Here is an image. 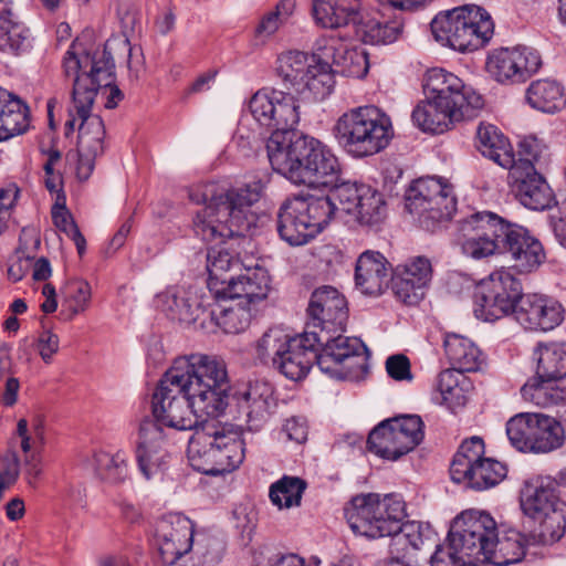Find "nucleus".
<instances>
[{"mask_svg": "<svg viewBox=\"0 0 566 566\" xmlns=\"http://www.w3.org/2000/svg\"><path fill=\"white\" fill-rule=\"evenodd\" d=\"M226 365L213 356L193 354L175 359L155 389L151 410L159 426L200 429V417H219L229 403Z\"/></svg>", "mask_w": 566, "mask_h": 566, "instance_id": "nucleus-1", "label": "nucleus"}, {"mask_svg": "<svg viewBox=\"0 0 566 566\" xmlns=\"http://www.w3.org/2000/svg\"><path fill=\"white\" fill-rule=\"evenodd\" d=\"M277 74L283 90L264 87L248 101V111L255 123L271 132L298 133L301 102L322 101L335 87V75L328 62L315 54L289 51L277 59Z\"/></svg>", "mask_w": 566, "mask_h": 566, "instance_id": "nucleus-2", "label": "nucleus"}, {"mask_svg": "<svg viewBox=\"0 0 566 566\" xmlns=\"http://www.w3.org/2000/svg\"><path fill=\"white\" fill-rule=\"evenodd\" d=\"M263 190L260 179L230 189L216 184L197 188L190 198L203 208L196 214L195 232L208 242L244 235L255 222L251 207L260 200Z\"/></svg>", "mask_w": 566, "mask_h": 566, "instance_id": "nucleus-3", "label": "nucleus"}, {"mask_svg": "<svg viewBox=\"0 0 566 566\" xmlns=\"http://www.w3.org/2000/svg\"><path fill=\"white\" fill-rule=\"evenodd\" d=\"M426 98L413 109V124L426 133L442 134L457 123L471 119L483 107V97L461 78L443 69L427 71Z\"/></svg>", "mask_w": 566, "mask_h": 566, "instance_id": "nucleus-4", "label": "nucleus"}, {"mask_svg": "<svg viewBox=\"0 0 566 566\" xmlns=\"http://www.w3.org/2000/svg\"><path fill=\"white\" fill-rule=\"evenodd\" d=\"M128 39L115 36L108 39L103 49L95 48L84 39H75L62 59V69L66 77L72 78L71 103L88 104L95 101L98 88L108 86L114 74V55L130 53Z\"/></svg>", "mask_w": 566, "mask_h": 566, "instance_id": "nucleus-5", "label": "nucleus"}, {"mask_svg": "<svg viewBox=\"0 0 566 566\" xmlns=\"http://www.w3.org/2000/svg\"><path fill=\"white\" fill-rule=\"evenodd\" d=\"M338 145L354 158L382 151L394 137L390 117L374 105L358 106L342 114L333 127Z\"/></svg>", "mask_w": 566, "mask_h": 566, "instance_id": "nucleus-6", "label": "nucleus"}, {"mask_svg": "<svg viewBox=\"0 0 566 566\" xmlns=\"http://www.w3.org/2000/svg\"><path fill=\"white\" fill-rule=\"evenodd\" d=\"M187 454L195 470L219 475L233 471L243 462L244 443L238 431L210 421L193 432Z\"/></svg>", "mask_w": 566, "mask_h": 566, "instance_id": "nucleus-7", "label": "nucleus"}, {"mask_svg": "<svg viewBox=\"0 0 566 566\" xmlns=\"http://www.w3.org/2000/svg\"><path fill=\"white\" fill-rule=\"evenodd\" d=\"M434 40L464 53L484 48L494 34V21L482 7L470 3L439 12L430 23Z\"/></svg>", "mask_w": 566, "mask_h": 566, "instance_id": "nucleus-8", "label": "nucleus"}, {"mask_svg": "<svg viewBox=\"0 0 566 566\" xmlns=\"http://www.w3.org/2000/svg\"><path fill=\"white\" fill-rule=\"evenodd\" d=\"M523 513L537 523L531 533L533 544L553 545L565 534L566 503L562 501L552 481L534 479L521 491Z\"/></svg>", "mask_w": 566, "mask_h": 566, "instance_id": "nucleus-9", "label": "nucleus"}, {"mask_svg": "<svg viewBox=\"0 0 566 566\" xmlns=\"http://www.w3.org/2000/svg\"><path fill=\"white\" fill-rule=\"evenodd\" d=\"M335 216L326 196L294 197L280 208L277 230L290 245H303L317 235Z\"/></svg>", "mask_w": 566, "mask_h": 566, "instance_id": "nucleus-10", "label": "nucleus"}, {"mask_svg": "<svg viewBox=\"0 0 566 566\" xmlns=\"http://www.w3.org/2000/svg\"><path fill=\"white\" fill-rule=\"evenodd\" d=\"M345 515L354 533L379 538L399 528V522L405 517V504L394 495L358 494L346 506Z\"/></svg>", "mask_w": 566, "mask_h": 566, "instance_id": "nucleus-11", "label": "nucleus"}, {"mask_svg": "<svg viewBox=\"0 0 566 566\" xmlns=\"http://www.w3.org/2000/svg\"><path fill=\"white\" fill-rule=\"evenodd\" d=\"M317 366L340 380L358 381L368 373L369 350L357 337L338 333H317Z\"/></svg>", "mask_w": 566, "mask_h": 566, "instance_id": "nucleus-12", "label": "nucleus"}, {"mask_svg": "<svg viewBox=\"0 0 566 566\" xmlns=\"http://www.w3.org/2000/svg\"><path fill=\"white\" fill-rule=\"evenodd\" d=\"M406 207L423 228L433 230L439 222L451 218L457 201L450 184L427 177L411 184L406 192Z\"/></svg>", "mask_w": 566, "mask_h": 566, "instance_id": "nucleus-13", "label": "nucleus"}, {"mask_svg": "<svg viewBox=\"0 0 566 566\" xmlns=\"http://www.w3.org/2000/svg\"><path fill=\"white\" fill-rule=\"evenodd\" d=\"M423 439V422L419 416L403 415L386 419L368 436V449L377 457L396 461L412 451Z\"/></svg>", "mask_w": 566, "mask_h": 566, "instance_id": "nucleus-14", "label": "nucleus"}, {"mask_svg": "<svg viewBox=\"0 0 566 566\" xmlns=\"http://www.w3.org/2000/svg\"><path fill=\"white\" fill-rule=\"evenodd\" d=\"M327 197L335 207V213L343 211L364 227L379 226L387 216L384 195L365 184L342 182Z\"/></svg>", "mask_w": 566, "mask_h": 566, "instance_id": "nucleus-15", "label": "nucleus"}, {"mask_svg": "<svg viewBox=\"0 0 566 566\" xmlns=\"http://www.w3.org/2000/svg\"><path fill=\"white\" fill-rule=\"evenodd\" d=\"M509 222L491 212H476L460 222L463 254L475 260L501 253Z\"/></svg>", "mask_w": 566, "mask_h": 566, "instance_id": "nucleus-16", "label": "nucleus"}, {"mask_svg": "<svg viewBox=\"0 0 566 566\" xmlns=\"http://www.w3.org/2000/svg\"><path fill=\"white\" fill-rule=\"evenodd\" d=\"M496 523L484 512L465 511L458 515L449 531L450 548L458 552L461 558L483 560L488 545L495 538Z\"/></svg>", "mask_w": 566, "mask_h": 566, "instance_id": "nucleus-17", "label": "nucleus"}, {"mask_svg": "<svg viewBox=\"0 0 566 566\" xmlns=\"http://www.w3.org/2000/svg\"><path fill=\"white\" fill-rule=\"evenodd\" d=\"M478 302L486 321L513 314L522 294L521 282L505 269L492 272L479 284Z\"/></svg>", "mask_w": 566, "mask_h": 566, "instance_id": "nucleus-18", "label": "nucleus"}, {"mask_svg": "<svg viewBox=\"0 0 566 566\" xmlns=\"http://www.w3.org/2000/svg\"><path fill=\"white\" fill-rule=\"evenodd\" d=\"M314 137L301 133H279L266 142L269 161L276 172L294 185H303L297 180V172L307 166L308 148L314 146Z\"/></svg>", "mask_w": 566, "mask_h": 566, "instance_id": "nucleus-19", "label": "nucleus"}, {"mask_svg": "<svg viewBox=\"0 0 566 566\" xmlns=\"http://www.w3.org/2000/svg\"><path fill=\"white\" fill-rule=\"evenodd\" d=\"M542 65L538 52L528 46L500 48L489 53L485 67L502 84L525 82Z\"/></svg>", "mask_w": 566, "mask_h": 566, "instance_id": "nucleus-20", "label": "nucleus"}, {"mask_svg": "<svg viewBox=\"0 0 566 566\" xmlns=\"http://www.w3.org/2000/svg\"><path fill=\"white\" fill-rule=\"evenodd\" d=\"M135 458L140 473L151 480L169 467L171 454L163 428L154 420L140 422L135 442Z\"/></svg>", "mask_w": 566, "mask_h": 566, "instance_id": "nucleus-21", "label": "nucleus"}, {"mask_svg": "<svg viewBox=\"0 0 566 566\" xmlns=\"http://www.w3.org/2000/svg\"><path fill=\"white\" fill-rule=\"evenodd\" d=\"M217 287V300L238 301L258 310V305L269 297L272 280L266 269L254 266L238 275L231 274L229 281Z\"/></svg>", "mask_w": 566, "mask_h": 566, "instance_id": "nucleus-22", "label": "nucleus"}, {"mask_svg": "<svg viewBox=\"0 0 566 566\" xmlns=\"http://www.w3.org/2000/svg\"><path fill=\"white\" fill-rule=\"evenodd\" d=\"M433 276V266L429 258L415 255L398 264L391 277V289L396 297L405 304L419 303Z\"/></svg>", "mask_w": 566, "mask_h": 566, "instance_id": "nucleus-23", "label": "nucleus"}, {"mask_svg": "<svg viewBox=\"0 0 566 566\" xmlns=\"http://www.w3.org/2000/svg\"><path fill=\"white\" fill-rule=\"evenodd\" d=\"M155 537L163 563L174 565L190 552L193 543V526L188 517L171 513L157 522Z\"/></svg>", "mask_w": 566, "mask_h": 566, "instance_id": "nucleus-24", "label": "nucleus"}, {"mask_svg": "<svg viewBox=\"0 0 566 566\" xmlns=\"http://www.w3.org/2000/svg\"><path fill=\"white\" fill-rule=\"evenodd\" d=\"M308 316L317 333H340L345 329L348 313L345 297L333 286L316 289L308 304Z\"/></svg>", "mask_w": 566, "mask_h": 566, "instance_id": "nucleus-25", "label": "nucleus"}, {"mask_svg": "<svg viewBox=\"0 0 566 566\" xmlns=\"http://www.w3.org/2000/svg\"><path fill=\"white\" fill-rule=\"evenodd\" d=\"M565 317L562 303L543 294H525L515 308V319L530 331H552Z\"/></svg>", "mask_w": 566, "mask_h": 566, "instance_id": "nucleus-26", "label": "nucleus"}, {"mask_svg": "<svg viewBox=\"0 0 566 566\" xmlns=\"http://www.w3.org/2000/svg\"><path fill=\"white\" fill-rule=\"evenodd\" d=\"M94 101L88 104L71 103L67 108L69 118L65 122V135H70L75 130L76 123L78 125L77 147L80 154L90 156H99L104 151L105 127L102 118L92 115V106Z\"/></svg>", "mask_w": 566, "mask_h": 566, "instance_id": "nucleus-27", "label": "nucleus"}, {"mask_svg": "<svg viewBox=\"0 0 566 566\" xmlns=\"http://www.w3.org/2000/svg\"><path fill=\"white\" fill-rule=\"evenodd\" d=\"M502 252L510 254L512 268L518 273H532L545 260L541 242L525 228L510 222L504 234Z\"/></svg>", "mask_w": 566, "mask_h": 566, "instance_id": "nucleus-28", "label": "nucleus"}, {"mask_svg": "<svg viewBox=\"0 0 566 566\" xmlns=\"http://www.w3.org/2000/svg\"><path fill=\"white\" fill-rule=\"evenodd\" d=\"M307 150V166L300 174L297 180H303V186L308 188H328V192L339 186L337 184L340 167L337 157L321 140L315 138Z\"/></svg>", "mask_w": 566, "mask_h": 566, "instance_id": "nucleus-29", "label": "nucleus"}, {"mask_svg": "<svg viewBox=\"0 0 566 566\" xmlns=\"http://www.w3.org/2000/svg\"><path fill=\"white\" fill-rule=\"evenodd\" d=\"M317 357L316 332H305L292 337L282 357L276 358L274 367L286 378L301 380L307 375L313 361H317Z\"/></svg>", "mask_w": 566, "mask_h": 566, "instance_id": "nucleus-30", "label": "nucleus"}, {"mask_svg": "<svg viewBox=\"0 0 566 566\" xmlns=\"http://www.w3.org/2000/svg\"><path fill=\"white\" fill-rule=\"evenodd\" d=\"M510 170L513 192L524 207L532 210H545L552 207L555 201L554 193L543 176L534 168L521 171V168L515 165Z\"/></svg>", "mask_w": 566, "mask_h": 566, "instance_id": "nucleus-31", "label": "nucleus"}, {"mask_svg": "<svg viewBox=\"0 0 566 566\" xmlns=\"http://www.w3.org/2000/svg\"><path fill=\"white\" fill-rule=\"evenodd\" d=\"M237 400L250 430H258L274 405L273 388L268 381L255 380L237 394Z\"/></svg>", "mask_w": 566, "mask_h": 566, "instance_id": "nucleus-32", "label": "nucleus"}, {"mask_svg": "<svg viewBox=\"0 0 566 566\" xmlns=\"http://www.w3.org/2000/svg\"><path fill=\"white\" fill-rule=\"evenodd\" d=\"M389 263L377 251L363 252L356 262L355 283L366 295L378 296L388 285Z\"/></svg>", "mask_w": 566, "mask_h": 566, "instance_id": "nucleus-33", "label": "nucleus"}, {"mask_svg": "<svg viewBox=\"0 0 566 566\" xmlns=\"http://www.w3.org/2000/svg\"><path fill=\"white\" fill-rule=\"evenodd\" d=\"M156 304L172 319L193 323L203 313V304L196 291L170 286L157 294Z\"/></svg>", "mask_w": 566, "mask_h": 566, "instance_id": "nucleus-34", "label": "nucleus"}, {"mask_svg": "<svg viewBox=\"0 0 566 566\" xmlns=\"http://www.w3.org/2000/svg\"><path fill=\"white\" fill-rule=\"evenodd\" d=\"M534 545L531 534L527 536L516 530H510L501 537L492 539V544L488 545L482 562L494 566H509L523 560L526 548Z\"/></svg>", "mask_w": 566, "mask_h": 566, "instance_id": "nucleus-35", "label": "nucleus"}, {"mask_svg": "<svg viewBox=\"0 0 566 566\" xmlns=\"http://www.w3.org/2000/svg\"><path fill=\"white\" fill-rule=\"evenodd\" d=\"M313 17L322 28L356 25L361 14L360 0H313Z\"/></svg>", "mask_w": 566, "mask_h": 566, "instance_id": "nucleus-36", "label": "nucleus"}, {"mask_svg": "<svg viewBox=\"0 0 566 566\" xmlns=\"http://www.w3.org/2000/svg\"><path fill=\"white\" fill-rule=\"evenodd\" d=\"M29 125L28 105L0 87V142L24 133Z\"/></svg>", "mask_w": 566, "mask_h": 566, "instance_id": "nucleus-37", "label": "nucleus"}, {"mask_svg": "<svg viewBox=\"0 0 566 566\" xmlns=\"http://www.w3.org/2000/svg\"><path fill=\"white\" fill-rule=\"evenodd\" d=\"M521 396L524 401L541 408L566 406V388L558 380L541 377L537 373L522 386Z\"/></svg>", "mask_w": 566, "mask_h": 566, "instance_id": "nucleus-38", "label": "nucleus"}, {"mask_svg": "<svg viewBox=\"0 0 566 566\" xmlns=\"http://www.w3.org/2000/svg\"><path fill=\"white\" fill-rule=\"evenodd\" d=\"M478 148L484 157L499 166L511 169L516 165L513 148L507 138L491 124H481L476 132Z\"/></svg>", "mask_w": 566, "mask_h": 566, "instance_id": "nucleus-39", "label": "nucleus"}, {"mask_svg": "<svg viewBox=\"0 0 566 566\" xmlns=\"http://www.w3.org/2000/svg\"><path fill=\"white\" fill-rule=\"evenodd\" d=\"M327 51L336 72L354 78H363L369 70L368 54L363 48L350 46L337 39H329Z\"/></svg>", "mask_w": 566, "mask_h": 566, "instance_id": "nucleus-40", "label": "nucleus"}, {"mask_svg": "<svg viewBox=\"0 0 566 566\" xmlns=\"http://www.w3.org/2000/svg\"><path fill=\"white\" fill-rule=\"evenodd\" d=\"M443 345L446 355L454 370L476 371L483 364L481 350L471 339L462 335L447 334Z\"/></svg>", "mask_w": 566, "mask_h": 566, "instance_id": "nucleus-41", "label": "nucleus"}, {"mask_svg": "<svg viewBox=\"0 0 566 566\" xmlns=\"http://www.w3.org/2000/svg\"><path fill=\"white\" fill-rule=\"evenodd\" d=\"M526 101L534 109L551 114L565 105L563 87L548 78L532 82L526 90Z\"/></svg>", "mask_w": 566, "mask_h": 566, "instance_id": "nucleus-42", "label": "nucleus"}, {"mask_svg": "<svg viewBox=\"0 0 566 566\" xmlns=\"http://www.w3.org/2000/svg\"><path fill=\"white\" fill-rule=\"evenodd\" d=\"M90 465L97 479L108 483H120L128 478L129 458L127 452L118 450L115 453L95 452Z\"/></svg>", "mask_w": 566, "mask_h": 566, "instance_id": "nucleus-43", "label": "nucleus"}, {"mask_svg": "<svg viewBox=\"0 0 566 566\" xmlns=\"http://www.w3.org/2000/svg\"><path fill=\"white\" fill-rule=\"evenodd\" d=\"M219 305L211 315L216 324L227 334H240L247 331L258 310L238 301Z\"/></svg>", "mask_w": 566, "mask_h": 566, "instance_id": "nucleus-44", "label": "nucleus"}, {"mask_svg": "<svg viewBox=\"0 0 566 566\" xmlns=\"http://www.w3.org/2000/svg\"><path fill=\"white\" fill-rule=\"evenodd\" d=\"M565 440L564 428L555 418L536 412L531 453H548L559 449Z\"/></svg>", "mask_w": 566, "mask_h": 566, "instance_id": "nucleus-45", "label": "nucleus"}, {"mask_svg": "<svg viewBox=\"0 0 566 566\" xmlns=\"http://www.w3.org/2000/svg\"><path fill=\"white\" fill-rule=\"evenodd\" d=\"M30 48V34L25 25L11 10L0 13V51L18 55Z\"/></svg>", "mask_w": 566, "mask_h": 566, "instance_id": "nucleus-46", "label": "nucleus"}, {"mask_svg": "<svg viewBox=\"0 0 566 566\" xmlns=\"http://www.w3.org/2000/svg\"><path fill=\"white\" fill-rule=\"evenodd\" d=\"M355 32L365 43L389 44L400 36L402 23L396 20L381 22L361 13L355 25Z\"/></svg>", "mask_w": 566, "mask_h": 566, "instance_id": "nucleus-47", "label": "nucleus"}, {"mask_svg": "<svg viewBox=\"0 0 566 566\" xmlns=\"http://www.w3.org/2000/svg\"><path fill=\"white\" fill-rule=\"evenodd\" d=\"M506 467L497 460L485 458L473 465L463 479L454 481L468 488L483 491L497 485L506 476Z\"/></svg>", "mask_w": 566, "mask_h": 566, "instance_id": "nucleus-48", "label": "nucleus"}, {"mask_svg": "<svg viewBox=\"0 0 566 566\" xmlns=\"http://www.w3.org/2000/svg\"><path fill=\"white\" fill-rule=\"evenodd\" d=\"M432 535L429 526H423L419 522H399V528L390 536V554H409L413 557V553L419 549L424 541L429 539Z\"/></svg>", "mask_w": 566, "mask_h": 566, "instance_id": "nucleus-49", "label": "nucleus"}, {"mask_svg": "<svg viewBox=\"0 0 566 566\" xmlns=\"http://www.w3.org/2000/svg\"><path fill=\"white\" fill-rule=\"evenodd\" d=\"M241 262L238 255L232 254L222 247H212L207 253V270L209 274L208 285L216 296L217 286L223 281H229L228 273L240 269Z\"/></svg>", "mask_w": 566, "mask_h": 566, "instance_id": "nucleus-50", "label": "nucleus"}, {"mask_svg": "<svg viewBox=\"0 0 566 566\" xmlns=\"http://www.w3.org/2000/svg\"><path fill=\"white\" fill-rule=\"evenodd\" d=\"M292 337L279 326L270 327L254 343L255 358L262 364L271 363L274 366L276 358L282 357L289 347Z\"/></svg>", "mask_w": 566, "mask_h": 566, "instance_id": "nucleus-51", "label": "nucleus"}, {"mask_svg": "<svg viewBox=\"0 0 566 566\" xmlns=\"http://www.w3.org/2000/svg\"><path fill=\"white\" fill-rule=\"evenodd\" d=\"M537 374L559 380L566 377V343H549L537 349Z\"/></svg>", "mask_w": 566, "mask_h": 566, "instance_id": "nucleus-52", "label": "nucleus"}, {"mask_svg": "<svg viewBox=\"0 0 566 566\" xmlns=\"http://www.w3.org/2000/svg\"><path fill=\"white\" fill-rule=\"evenodd\" d=\"M484 452V441L482 438L474 436L464 440L450 465L452 481L463 479L473 465L485 459Z\"/></svg>", "mask_w": 566, "mask_h": 566, "instance_id": "nucleus-53", "label": "nucleus"}, {"mask_svg": "<svg viewBox=\"0 0 566 566\" xmlns=\"http://www.w3.org/2000/svg\"><path fill=\"white\" fill-rule=\"evenodd\" d=\"M306 483L296 476H283L270 488L269 496L279 510L291 509L301 504Z\"/></svg>", "mask_w": 566, "mask_h": 566, "instance_id": "nucleus-54", "label": "nucleus"}, {"mask_svg": "<svg viewBox=\"0 0 566 566\" xmlns=\"http://www.w3.org/2000/svg\"><path fill=\"white\" fill-rule=\"evenodd\" d=\"M536 412H521L506 422L510 443L518 451L531 453Z\"/></svg>", "mask_w": 566, "mask_h": 566, "instance_id": "nucleus-55", "label": "nucleus"}, {"mask_svg": "<svg viewBox=\"0 0 566 566\" xmlns=\"http://www.w3.org/2000/svg\"><path fill=\"white\" fill-rule=\"evenodd\" d=\"M91 297L92 290L86 281L78 279L69 281L63 291L62 313L69 321L73 319L88 308Z\"/></svg>", "mask_w": 566, "mask_h": 566, "instance_id": "nucleus-56", "label": "nucleus"}, {"mask_svg": "<svg viewBox=\"0 0 566 566\" xmlns=\"http://www.w3.org/2000/svg\"><path fill=\"white\" fill-rule=\"evenodd\" d=\"M467 380L462 373L454 369H446L439 375L438 390L443 402L451 409L462 407L467 402L464 386Z\"/></svg>", "mask_w": 566, "mask_h": 566, "instance_id": "nucleus-57", "label": "nucleus"}, {"mask_svg": "<svg viewBox=\"0 0 566 566\" xmlns=\"http://www.w3.org/2000/svg\"><path fill=\"white\" fill-rule=\"evenodd\" d=\"M52 220L54 226L61 231L64 232L76 245L77 252L80 255H83L86 250V241L83 234L81 233L77 224L75 223L71 212L66 208V197L65 195H59L54 199V205L52 207Z\"/></svg>", "mask_w": 566, "mask_h": 566, "instance_id": "nucleus-58", "label": "nucleus"}, {"mask_svg": "<svg viewBox=\"0 0 566 566\" xmlns=\"http://www.w3.org/2000/svg\"><path fill=\"white\" fill-rule=\"evenodd\" d=\"M294 10V0H281L274 10L262 18L256 28L258 34L265 36L274 34L292 17Z\"/></svg>", "mask_w": 566, "mask_h": 566, "instance_id": "nucleus-59", "label": "nucleus"}, {"mask_svg": "<svg viewBox=\"0 0 566 566\" xmlns=\"http://www.w3.org/2000/svg\"><path fill=\"white\" fill-rule=\"evenodd\" d=\"M190 551L200 566H214L220 560V545L209 536L197 535Z\"/></svg>", "mask_w": 566, "mask_h": 566, "instance_id": "nucleus-60", "label": "nucleus"}, {"mask_svg": "<svg viewBox=\"0 0 566 566\" xmlns=\"http://www.w3.org/2000/svg\"><path fill=\"white\" fill-rule=\"evenodd\" d=\"M0 470V500L3 492L15 482L20 472V460L14 451L7 452L1 459Z\"/></svg>", "mask_w": 566, "mask_h": 566, "instance_id": "nucleus-61", "label": "nucleus"}, {"mask_svg": "<svg viewBox=\"0 0 566 566\" xmlns=\"http://www.w3.org/2000/svg\"><path fill=\"white\" fill-rule=\"evenodd\" d=\"M541 155V144L536 138H525L520 143V158L516 160V166L521 171H527L533 167V163L537 161Z\"/></svg>", "mask_w": 566, "mask_h": 566, "instance_id": "nucleus-62", "label": "nucleus"}, {"mask_svg": "<svg viewBox=\"0 0 566 566\" xmlns=\"http://www.w3.org/2000/svg\"><path fill=\"white\" fill-rule=\"evenodd\" d=\"M386 370L388 375L397 381L412 380L410 361L405 355L398 354L388 357L386 360Z\"/></svg>", "mask_w": 566, "mask_h": 566, "instance_id": "nucleus-63", "label": "nucleus"}, {"mask_svg": "<svg viewBox=\"0 0 566 566\" xmlns=\"http://www.w3.org/2000/svg\"><path fill=\"white\" fill-rule=\"evenodd\" d=\"M59 336L51 331H44L36 340V349L44 363L50 364L53 356L59 352Z\"/></svg>", "mask_w": 566, "mask_h": 566, "instance_id": "nucleus-64", "label": "nucleus"}]
</instances>
